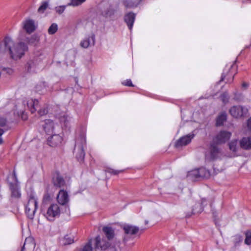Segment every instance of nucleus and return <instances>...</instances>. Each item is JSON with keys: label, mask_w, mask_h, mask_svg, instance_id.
<instances>
[{"label": "nucleus", "mask_w": 251, "mask_h": 251, "mask_svg": "<svg viewBox=\"0 0 251 251\" xmlns=\"http://www.w3.org/2000/svg\"><path fill=\"white\" fill-rule=\"evenodd\" d=\"M236 95H237V94H236V93H234V95H235V96H234V99H236V100H237V99H238V98H237V97H236Z\"/></svg>", "instance_id": "nucleus-51"}, {"label": "nucleus", "mask_w": 251, "mask_h": 251, "mask_svg": "<svg viewBox=\"0 0 251 251\" xmlns=\"http://www.w3.org/2000/svg\"><path fill=\"white\" fill-rule=\"evenodd\" d=\"M10 189L11 193V197L13 198L18 199L21 197V194L20 187L17 182L15 183H10Z\"/></svg>", "instance_id": "nucleus-14"}, {"label": "nucleus", "mask_w": 251, "mask_h": 251, "mask_svg": "<svg viewBox=\"0 0 251 251\" xmlns=\"http://www.w3.org/2000/svg\"><path fill=\"white\" fill-rule=\"evenodd\" d=\"M245 243L248 245L251 244V232L250 231H247L246 232Z\"/></svg>", "instance_id": "nucleus-37"}, {"label": "nucleus", "mask_w": 251, "mask_h": 251, "mask_svg": "<svg viewBox=\"0 0 251 251\" xmlns=\"http://www.w3.org/2000/svg\"><path fill=\"white\" fill-rule=\"evenodd\" d=\"M38 103V100L36 99H30L27 101V106L31 113H34L37 110Z\"/></svg>", "instance_id": "nucleus-20"}, {"label": "nucleus", "mask_w": 251, "mask_h": 251, "mask_svg": "<svg viewBox=\"0 0 251 251\" xmlns=\"http://www.w3.org/2000/svg\"><path fill=\"white\" fill-rule=\"evenodd\" d=\"M135 18V15L133 13H129L125 16V21L129 29H132Z\"/></svg>", "instance_id": "nucleus-18"}, {"label": "nucleus", "mask_w": 251, "mask_h": 251, "mask_svg": "<svg viewBox=\"0 0 251 251\" xmlns=\"http://www.w3.org/2000/svg\"><path fill=\"white\" fill-rule=\"evenodd\" d=\"M62 141V137L57 134H52L47 139L48 144L51 147H55L59 145Z\"/></svg>", "instance_id": "nucleus-12"}, {"label": "nucleus", "mask_w": 251, "mask_h": 251, "mask_svg": "<svg viewBox=\"0 0 251 251\" xmlns=\"http://www.w3.org/2000/svg\"><path fill=\"white\" fill-rule=\"evenodd\" d=\"M58 119L62 125L65 127H67L69 126L72 119L66 113H62L60 116L58 117Z\"/></svg>", "instance_id": "nucleus-21"}, {"label": "nucleus", "mask_w": 251, "mask_h": 251, "mask_svg": "<svg viewBox=\"0 0 251 251\" xmlns=\"http://www.w3.org/2000/svg\"><path fill=\"white\" fill-rule=\"evenodd\" d=\"M227 118V115L226 112L221 113L216 120V125L217 126H222L224 122L226 121Z\"/></svg>", "instance_id": "nucleus-25"}, {"label": "nucleus", "mask_w": 251, "mask_h": 251, "mask_svg": "<svg viewBox=\"0 0 251 251\" xmlns=\"http://www.w3.org/2000/svg\"><path fill=\"white\" fill-rule=\"evenodd\" d=\"M38 112L40 116H43L48 113V110L46 108H43L39 110Z\"/></svg>", "instance_id": "nucleus-42"}, {"label": "nucleus", "mask_w": 251, "mask_h": 251, "mask_svg": "<svg viewBox=\"0 0 251 251\" xmlns=\"http://www.w3.org/2000/svg\"><path fill=\"white\" fill-rule=\"evenodd\" d=\"M229 99V97L227 92L224 93L221 96V99L223 102L225 104H226L228 102Z\"/></svg>", "instance_id": "nucleus-35"}, {"label": "nucleus", "mask_w": 251, "mask_h": 251, "mask_svg": "<svg viewBox=\"0 0 251 251\" xmlns=\"http://www.w3.org/2000/svg\"><path fill=\"white\" fill-rule=\"evenodd\" d=\"M231 133L226 131H221L214 139L218 144L223 143L227 141L230 137Z\"/></svg>", "instance_id": "nucleus-11"}, {"label": "nucleus", "mask_w": 251, "mask_h": 251, "mask_svg": "<svg viewBox=\"0 0 251 251\" xmlns=\"http://www.w3.org/2000/svg\"><path fill=\"white\" fill-rule=\"evenodd\" d=\"M66 6V5L58 6L55 7L54 10L58 14H61L64 12Z\"/></svg>", "instance_id": "nucleus-36"}, {"label": "nucleus", "mask_w": 251, "mask_h": 251, "mask_svg": "<svg viewBox=\"0 0 251 251\" xmlns=\"http://www.w3.org/2000/svg\"><path fill=\"white\" fill-rule=\"evenodd\" d=\"M240 146L245 150L251 149V136L243 138L240 141Z\"/></svg>", "instance_id": "nucleus-19"}, {"label": "nucleus", "mask_w": 251, "mask_h": 251, "mask_svg": "<svg viewBox=\"0 0 251 251\" xmlns=\"http://www.w3.org/2000/svg\"><path fill=\"white\" fill-rule=\"evenodd\" d=\"M58 29V25L56 23H53L48 29V33L50 35L54 34Z\"/></svg>", "instance_id": "nucleus-31"}, {"label": "nucleus", "mask_w": 251, "mask_h": 251, "mask_svg": "<svg viewBox=\"0 0 251 251\" xmlns=\"http://www.w3.org/2000/svg\"><path fill=\"white\" fill-rule=\"evenodd\" d=\"M249 86V83H247V82H243L242 84V88L243 89V90H246L248 88Z\"/></svg>", "instance_id": "nucleus-45"}, {"label": "nucleus", "mask_w": 251, "mask_h": 251, "mask_svg": "<svg viewBox=\"0 0 251 251\" xmlns=\"http://www.w3.org/2000/svg\"><path fill=\"white\" fill-rule=\"evenodd\" d=\"M49 6V3L47 1H43L38 9V12L40 13H43Z\"/></svg>", "instance_id": "nucleus-32"}, {"label": "nucleus", "mask_w": 251, "mask_h": 251, "mask_svg": "<svg viewBox=\"0 0 251 251\" xmlns=\"http://www.w3.org/2000/svg\"><path fill=\"white\" fill-rule=\"evenodd\" d=\"M108 172L112 174L113 175H117L119 173L122 172V171H117V170H114L113 169H109Z\"/></svg>", "instance_id": "nucleus-44"}, {"label": "nucleus", "mask_w": 251, "mask_h": 251, "mask_svg": "<svg viewBox=\"0 0 251 251\" xmlns=\"http://www.w3.org/2000/svg\"><path fill=\"white\" fill-rule=\"evenodd\" d=\"M60 214V208L58 204H52L50 205L47 209L45 216L46 218L50 221H53L54 219L58 217Z\"/></svg>", "instance_id": "nucleus-6"}, {"label": "nucleus", "mask_w": 251, "mask_h": 251, "mask_svg": "<svg viewBox=\"0 0 251 251\" xmlns=\"http://www.w3.org/2000/svg\"><path fill=\"white\" fill-rule=\"evenodd\" d=\"M229 112L232 117L238 118L246 115L248 109L241 105H235L231 107Z\"/></svg>", "instance_id": "nucleus-7"}, {"label": "nucleus", "mask_w": 251, "mask_h": 251, "mask_svg": "<svg viewBox=\"0 0 251 251\" xmlns=\"http://www.w3.org/2000/svg\"><path fill=\"white\" fill-rule=\"evenodd\" d=\"M74 242V237L71 235H66L60 240V243L63 245H67L73 243Z\"/></svg>", "instance_id": "nucleus-23"}, {"label": "nucleus", "mask_w": 251, "mask_h": 251, "mask_svg": "<svg viewBox=\"0 0 251 251\" xmlns=\"http://www.w3.org/2000/svg\"><path fill=\"white\" fill-rule=\"evenodd\" d=\"M6 124V119L4 118L0 117V145L2 143V139L1 136L6 130V129L4 128Z\"/></svg>", "instance_id": "nucleus-24"}, {"label": "nucleus", "mask_w": 251, "mask_h": 251, "mask_svg": "<svg viewBox=\"0 0 251 251\" xmlns=\"http://www.w3.org/2000/svg\"><path fill=\"white\" fill-rule=\"evenodd\" d=\"M235 240H236V242H240L242 241L243 239L241 236L240 235H237L235 237Z\"/></svg>", "instance_id": "nucleus-47"}, {"label": "nucleus", "mask_w": 251, "mask_h": 251, "mask_svg": "<svg viewBox=\"0 0 251 251\" xmlns=\"http://www.w3.org/2000/svg\"><path fill=\"white\" fill-rule=\"evenodd\" d=\"M53 183L55 186L61 187L65 185V182L62 176L58 173L54 174L53 177Z\"/></svg>", "instance_id": "nucleus-16"}, {"label": "nucleus", "mask_w": 251, "mask_h": 251, "mask_svg": "<svg viewBox=\"0 0 251 251\" xmlns=\"http://www.w3.org/2000/svg\"><path fill=\"white\" fill-rule=\"evenodd\" d=\"M194 137V134H189L182 137L176 142L175 144L176 147L179 148L187 145L190 143Z\"/></svg>", "instance_id": "nucleus-10"}, {"label": "nucleus", "mask_w": 251, "mask_h": 251, "mask_svg": "<svg viewBox=\"0 0 251 251\" xmlns=\"http://www.w3.org/2000/svg\"><path fill=\"white\" fill-rule=\"evenodd\" d=\"M102 231L107 238L109 240L113 238L115 234L113 229L109 226H104L102 228Z\"/></svg>", "instance_id": "nucleus-22"}, {"label": "nucleus", "mask_w": 251, "mask_h": 251, "mask_svg": "<svg viewBox=\"0 0 251 251\" xmlns=\"http://www.w3.org/2000/svg\"><path fill=\"white\" fill-rule=\"evenodd\" d=\"M114 10L110 6H109L107 8V9L106 10H104L102 12V15L106 17H111L112 15L114 14Z\"/></svg>", "instance_id": "nucleus-30"}, {"label": "nucleus", "mask_w": 251, "mask_h": 251, "mask_svg": "<svg viewBox=\"0 0 251 251\" xmlns=\"http://www.w3.org/2000/svg\"><path fill=\"white\" fill-rule=\"evenodd\" d=\"M27 49V46L25 43L22 42L15 43L8 36L5 37L3 41L0 43V52H7L11 57L15 60L21 58Z\"/></svg>", "instance_id": "nucleus-1"}, {"label": "nucleus", "mask_w": 251, "mask_h": 251, "mask_svg": "<svg viewBox=\"0 0 251 251\" xmlns=\"http://www.w3.org/2000/svg\"><path fill=\"white\" fill-rule=\"evenodd\" d=\"M22 25L23 29L28 34L34 32L37 27L35 21L31 19H26L23 22Z\"/></svg>", "instance_id": "nucleus-8"}, {"label": "nucleus", "mask_w": 251, "mask_h": 251, "mask_svg": "<svg viewBox=\"0 0 251 251\" xmlns=\"http://www.w3.org/2000/svg\"><path fill=\"white\" fill-rule=\"evenodd\" d=\"M247 126L249 130L251 131V118L248 120Z\"/></svg>", "instance_id": "nucleus-46"}, {"label": "nucleus", "mask_w": 251, "mask_h": 251, "mask_svg": "<svg viewBox=\"0 0 251 251\" xmlns=\"http://www.w3.org/2000/svg\"><path fill=\"white\" fill-rule=\"evenodd\" d=\"M122 84L125 86H133V85L132 84L130 79L126 80V81H124Z\"/></svg>", "instance_id": "nucleus-43"}, {"label": "nucleus", "mask_w": 251, "mask_h": 251, "mask_svg": "<svg viewBox=\"0 0 251 251\" xmlns=\"http://www.w3.org/2000/svg\"><path fill=\"white\" fill-rule=\"evenodd\" d=\"M205 201V200H202V202H201V204H203V202Z\"/></svg>", "instance_id": "nucleus-52"}, {"label": "nucleus", "mask_w": 251, "mask_h": 251, "mask_svg": "<svg viewBox=\"0 0 251 251\" xmlns=\"http://www.w3.org/2000/svg\"><path fill=\"white\" fill-rule=\"evenodd\" d=\"M36 64L34 61L32 60H30L26 65V69L27 71L29 72L34 71V68Z\"/></svg>", "instance_id": "nucleus-34"}, {"label": "nucleus", "mask_w": 251, "mask_h": 251, "mask_svg": "<svg viewBox=\"0 0 251 251\" xmlns=\"http://www.w3.org/2000/svg\"><path fill=\"white\" fill-rule=\"evenodd\" d=\"M86 0H71L70 2L67 4V6H72L74 7L78 6L82 4Z\"/></svg>", "instance_id": "nucleus-29"}, {"label": "nucleus", "mask_w": 251, "mask_h": 251, "mask_svg": "<svg viewBox=\"0 0 251 251\" xmlns=\"http://www.w3.org/2000/svg\"><path fill=\"white\" fill-rule=\"evenodd\" d=\"M123 229L126 234L129 235H134L139 231L138 227L130 225H125Z\"/></svg>", "instance_id": "nucleus-17"}, {"label": "nucleus", "mask_w": 251, "mask_h": 251, "mask_svg": "<svg viewBox=\"0 0 251 251\" xmlns=\"http://www.w3.org/2000/svg\"><path fill=\"white\" fill-rule=\"evenodd\" d=\"M86 144V137L84 133H81L77 138L74 149L76 158L79 161L83 160L85 156L83 148Z\"/></svg>", "instance_id": "nucleus-2"}, {"label": "nucleus", "mask_w": 251, "mask_h": 251, "mask_svg": "<svg viewBox=\"0 0 251 251\" xmlns=\"http://www.w3.org/2000/svg\"><path fill=\"white\" fill-rule=\"evenodd\" d=\"M231 68H235V69L236 68V65H235V64H233L231 66Z\"/></svg>", "instance_id": "nucleus-50"}, {"label": "nucleus", "mask_w": 251, "mask_h": 251, "mask_svg": "<svg viewBox=\"0 0 251 251\" xmlns=\"http://www.w3.org/2000/svg\"><path fill=\"white\" fill-rule=\"evenodd\" d=\"M187 176L192 180L199 178V170L197 169L188 172Z\"/></svg>", "instance_id": "nucleus-26"}, {"label": "nucleus", "mask_w": 251, "mask_h": 251, "mask_svg": "<svg viewBox=\"0 0 251 251\" xmlns=\"http://www.w3.org/2000/svg\"><path fill=\"white\" fill-rule=\"evenodd\" d=\"M202 207L200 203L196 204L195 208L193 209V212L194 214L201 213L202 211Z\"/></svg>", "instance_id": "nucleus-38"}, {"label": "nucleus", "mask_w": 251, "mask_h": 251, "mask_svg": "<svg viewBox=\"0 0 251 251\" xmlns=\"http://www.w3.org/2000/svg\"><path fill=\"white\" fill-rule=\"evenodd\" d=\"M57 200L58 202L61 205L67 203L69 201L68 193L64 190H60L57 195Z\"/></svg>", "instance_id": "nucleus-13"}, {"label": "nucleus", "mask_w": 251, "mask_h": 251, "mask_svg": "<svg viewBox=\"0 0 251 251\" xmlns=\"http://www.w3.org/2000/svg\"><path fill=\"white\" fill-rule=\"evenodd\" d=\"M37 209V200L34 193H31L25 207V211L27 217L32 219Z\"/></svg>", "instance_id": "nucleus-4"}, {"label": "nucleus", "mask_w": 251, "mask_h": 251, "mask_svg": "<svg viewBox=\"0 0 251 251\" xmlns=\"http://www.w3.org/2000/svg\"><path fill=\"white\" fill-rule=\"evenodd\" d=\"M138 3L133 2L132 0H126L124 1V4L126 7H136L138 5Z\"/></svg>", "instance_id": "nucleus-33"}, {"label": "nucleus", "mask_w": 251, "mask_h": 251, "mask_svg": "<svg viewBox=\"0 0 251 251\" xmlns=\"http://www.w3.org/2000/svg\"><path fill=\"white\" fill-rule=\"evenodd\" d=\"M96 43V35L93 32L88 33L80 41L79 45L83 49L94 47Z\"/></svg>", "instance_id": "nucleus-5"}, {"label": "nucleus", "mask_w": 251, "mask_h": 251, "mask_svg": "<svg viewBox=\"0 0 251 251\" xmlns=\"http://www.w3.org/2000/svg\"><path fill=\"white\" fill-rule=\"evenodd\" d=\"M44 129L47 134L50 135L53 133L54 129V123L51 120H46L42 125Z\"/></svg>", "instance_id": "nucleus-15"}, {"label": "nucleus", "mask_w": 251, "mask_h": 251, "mask_svg": "<svg viewBox=\"0 0 251 251\" xmlns=\"http://www.w3.org/2000/svg\"><path fill=\"white\" fill-rule=\"evenodd\" d=\"M199 170V175L200 178H208L210 176V172L205 168H201L197 169Z\"/></svg>", "instance_id": "nucleus-27"}, {"label": "nucleus", "mask_w": 251, "mask_h": 251, "mask_svg": "<svg viewBox=\"0 0 251 251\" xmlns=\"http://www.w3.org/2000/svg\"><path fill=\"white\" fill-rule=\"evenodd\" d=\"M95 247L104 251H119L120 250L119 243L109 244L105 240H101L100 236L95 238Z\"/></svg>", "instance_id": "nucleus-3"}, {"label": "nucleus", "mask_w": 251, "mask_h": 251, "mask_svg": "<svg viewBox=\"0 0 251 251\" xmlns=\"http://www.w3.org/2000/svg\"><path fill=\"white\" fill-rule=\"evenodd\" d=\"M219 150L215 146H211L209 150L205 153V160L211 161L217 159L219 154Z\"/></svg>", "instance_id": "nucleus-9"}, {"label": "nucleus", "mask_w": 251, "mask_h": 251, "mask_svg": "<svg viewBox=\"0 0 251 251\" xmlns=\"http://www.w3.org/2000/svg\"><path fill=\"white\" fill-rule=\"evenodd\" d=\"M82 251H92L91 243L90 242L87 243L82 249Z\"/></svg>", "instance_id": "nucleus-41"}, {"label": "nucleus", "mask_w": 251, "mask_h": 251, "mask_svg": "<svg viewBox=\"0 0 251 251\" xmlns=\"http://www.w3.org/2000/svg\"><path fill=\"white\" fill-rule=\"evenodd\" d=\"M22 118L24 120H25L27 118L26 114L24 112L22 113Z\"/></svg>", "instance_id": "nucleus-48"}, {"label": "nucleus", "mask_w": 251, "mask_h": 251, "mask_svg": "<svg viewBox=\"0 0 251 251\" xmlns=\"http://www.w3.org/2000/svg\"><path fill=\"white\" fill-rule=\"evenodd\" d=\"M229 149L231 151L235 152L238 150L239 148L238 142L237 140H234L231 141L229 144Z\"/></svg>", "instance_id": "nucleus-28"}, {"label": "nucleus", "mask_w": 251, "mask_h": 251, "mask_svg": "<svg viewBox=\"0 0 251 251\" xmlns=\"http://www.w3.org/2000/svg\"><path fill=\"white\" fill-rule=\"evenodd\" d=\"M26 244H31V245H34V242L33 238L31 237H28L25 239L24 246H23L21 251H23L24 247Z\"/></svg>", "instance_id": "nucleus-39"}, {"label": "nucleus", "mask_w": 251, "mask_h": 251, "mask_svg": "<svg viewBox=\"0 0 251 251\" xmlns=\"http://www.w3.org/2000/svg\"><path fill=\"white\" fill-rule=\"evenodd\" d=\"M7 70V73L9 74H11L13 72L12 70L10 68H8Z\"/></svg>", "instance_id": "nucleus-49"}, {"label": "nucleus", "mask_w": 251, "mask_h": 251, "mask_svg": "<svg viewBox=\"0 0 251 251\" xmlns=\"http://www.w3.org/2000/svg\"><path fill=\"white\" fill-rule=\"evenodd\" d=\"M45 82H41L36 86V90L38 92H41L44 89H45Z\"/></svg>", "instance_id": "nucleus-40"}]
</instances>
